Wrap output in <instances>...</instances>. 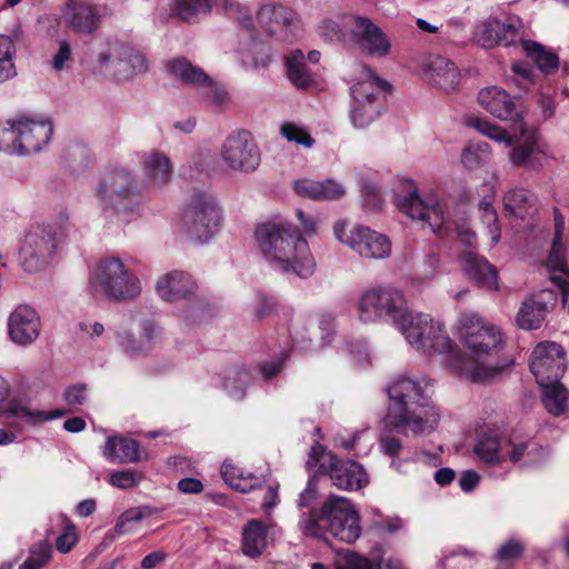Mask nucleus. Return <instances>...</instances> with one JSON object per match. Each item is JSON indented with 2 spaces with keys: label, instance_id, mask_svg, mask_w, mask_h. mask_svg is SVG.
Here are the masks:
<instances>
[{
  "label": "nucleus",
  "instance_id": "nucleus-1",
  "mask_svg": "<svg viewBox=\"0 0 569 569\" xmlns=\"http://www.w3.org/2000/svg\"><path fill=\"white\" fill-rule=\"evenodd\" d=\"M316 479L317 476L309 478L297 501L300 510L299 530L306 537L323 540L335 538L353 543L361 533L358 512L350 500L335 495H331L319 509H316L315 503L319 499Z\"/></svg>",
  "mask_w": 569,
  "mask_h": 569
},
{
  "label": "nucleus",
  "instance_id": "nucleus-2",
  "mask_svg": "<svg viewBox=\"0 0 569 569\" xmlns=\"http://www.w3.org/2000/svg\"><path fill=\"white\" fill-rule=\"evenodd\" d=\"M428 385L425 378L399 377L391 381L387 389L390 403L386 426L415 436L433 431L440 415L428 395Z\"/></svg>",
  "mask_w": 569,
  "mask_h": 569
},
{
  "label": "nucleus",
  "instance_id": "nucleus-3",
  "mask_svg": "<svg viewBox=\"0 0 569 569\" xmlns=\"http://www.w3.org/2000/svg\"><path fill=\"white\" fill-rule=\"evenodd\" d=\"M253 237L259 252L272 268L303 279L313 274L316 261L309 244L291 223H260L256 227Z\"/></svg>",
  "mask_w": 569,
  "mask_h": 569
},
{
  "label": "nucleus",
  "instance_id": "nucleus-4",
  "mask_svg": "<svg viewBox=\"0 0 569 569\" xmlns=\"http://www.w3.org/2000/svg\"><path fill=\"white\" fill-rule=\"evenodd\" d=\"M460 336L471 351L470 360H462L456 366L459 375L472 382L482 383L496 378L503 366H491L485 357L497 352L502 343L501 331L473 312H465L460 317Z\"/></svg>",
  "mask_w": 569,
  "mask_h": 569
},
{
  "label": "nucleus",
  "instance_id": "nucleus-5",
  "mask_svg": "<svg viewBox=\"0 0 569 569\" xmlns=\"http://www.w3.org/2000/svg\"><path fill=\"white\" fill-rule=\"evenodd\" d=\"M472 452L485 466L502 467L506 462L535 467L545 462L548 452L536 441L513 442L500 428L485 426L477 431Z\"/></svg>",
  "mask_w": 569,
  "mask_h": 569
},
{
  "label": "nucleus",
  "instance_id": "nucleus-6",
  "mask_svg": "<svg viewBox=\"0 0 569 569\" xmlns=\"http://www.w3.org/2000/svg\"><path fill=\"white\" fill-rule=\"evenodd\" d=\"M96 196L104 210H111L124 223L138 219L142 213L137 179L126 168L110 170L99 183Z\"/></svg>",
  "mask_w": 569,
  "mask_h": 569
},
{
  "label": "nucleus",
  "instance_id": "nucleus-7",
  "mask_svg": "<svg viewBox=\"0 0 569 569\" xmlns=\"http://www.w3.org/2000/svg\"><path fill=\"white\" fill-rule=\"evenodd\" d=\"M89 289L96 297L127 301L137 298L142 286L139 277L121 259L109 257L101 260L91 271Z\"/></svg>",
  "mask_w": 569,
  "mask_h": 569
},
{
  "label": "nucleus",
  "instance_id": "nucleus-8",
  "mask_svg": "<svg viewBox=\"0 0 569 569\" xmlns=\"http://www.w3.org/2000/svg\"><path fill=\"white\" fill-rule=\"evenodd\" d=\"M467 124L476 129L482 136L503 144L506 148L511 147L515 139V144L509 151V161L513 166L529 168L541 166L538 161L540 150L537 133L527 130L523 122L515 126L513 137L503 128L483 118L469 117L467 118Z\"/></svg>",
  "mask_w": 569,
  "mask_h": 569
},
{
  "label": "nucleus",
  "instance_id": "nucleus-9",
  "mask_svg": "<svg viewBox=\"0 0 569 569\" xmlns=\"http://www.w3.org/2000/svg\"><path fill=\"white\" fill-rule=\"evenodd\" d=\"M409 312L403 293L392 287L370 288L358 300V316L363 323L388 321L399 330Z\"/></svg>",
  "mask_w": 569,
  "mask_h": 569
},
{
  "label": "nucleus",
  "instance_id": "nucleus-10",
  "mask_svg": "<svg viewBox=\"0 0 569 569\" xmlns=\"http://www.w3.org/2000/svg\"><path fill=\"white\" fill-rule=\"evenodd\" d=\"M388 87L389 83L371 69L362 67L360 76L350 89L352 103L349 116L355 128H367L380 116L383 92Z\"/></svg>",
  "mask_w": 569,
  "mask_h": 569
},
{
  "label": "nucleus",
  "instance_id": "nucleus-11",
  "mask_svg": "<svg viewBox=\"0 0 569 569\" xmlns=\"http://www.w3.org/2000/svg\"><path fill=\"white\" fill-rule=\"evenodd\" d=\"M399 331L413 349L423 355L447 353L452 349L443 322L429 315L410 311Z\"/></svg>",
  "mask_w": 569,
  "mask_h": 569
},
{
  "label": "nucleus",
  "instance_id": "nucleus-12",
  "mask_svg": "<svg viewBox=\"0 0 569 569\" xmlns=\"http://www.w3.org/2000/svg\"><path fill=\"white\" fill-rule=\"evenodd\" d=\"M221 209L216 198L207 192H196L181 217L182 231L192 240L207 242L221 227Z\"/></svg>",
  "mask_w": 569,
  "mask_h": 569
},
{
  "label": "nucleus",
  "instance_id": "nucleus-13",
  "mask_svg": "<svg viewBox=\"0 0 569 569\" xmlns=\"http://www.w3.org/2000/svg\"><path fill=\"white\" fill-rule=\"evenodd\" d=\"M307 465H318V471L328 475L332 483L342 490H358L367 486L369 481L360 463L355 460L340 461L320 445L311 448Z\"/></svg>",
  "mask_w": 569,
  "mask_h": 569
},
{
  "label": "nucleus",
  "instance_id": "nucleus-14",
  "mask_svg": "<svg viewBox=\"0 0 569 569\" xmlns=\"http://www.w3.org/2000/svg\"><path fill=\"white\" fill-rule=\"evenodd\" d=\"M333 236L342 244L350 248L363 259H385L391 253V242L387 236L365 226L347 229L345 220L333 224Z\"/></svg>",
  "mask_w": 569,
  "mask_h": 569
},
{
  "label": "nucleus",
  "instance_id": "nucleus-15",
  "mask_svg": "<svg viewBox=\"0 0 569 569\" xmlns=\"http://www.w3.org/2000/svg\"><path fill=\"white\" fill-rule=\"evenodd\" d=\"M393 202L400 212L411 220L421 222L422 227H428L433 233L439 231L446 222V206L433 192L421 197L415 188L407 193L396 194Z\"/></svg>",
  "mask_w": 569,
  "mask_h": 569
},
{
  "label": "nucleus",
  "instance_id": "nucleus-16",
  "mask_svg": "<svg viewBox=\"0 0 569 569\" xmlns=\"http://www.w3.org/2000/svg\"><path fill=\"white\" fill-rule=\"evenodd\" d=\"M59 243L51 226H31L19 249L21 267L30 273L40 271L51 262Z\"/></svg>",
  "mask_w": 569,
  "mask_h": 569
},
{
  "label": "nucleus",
  "instance_id": "nucleus-17",
  "mask_svg": "<svg viewBox=\"0 0 569 569\" xmlns=\"http://www.w3.org/2000/svg\"><path fill=\"white\" fill-rule=\"evenodd\" d=\"M221 160L230 171L254 172L261 162L259 148L247 130L231 132L221 147Z\"/></svg>",
  "mask_w": 569,
  "mask_h": 569
},
{
  "label": "nucleus",
  "instance_id": "nucleus-18",
  "mask_svg": "<svg viewBox=\"0 0 569 569\" xmlns=\"http://www.w3.org/2000/svg\"><path fill=\"white\" fill-rule=\"evenodd\" d=\"M530 370L539 386L558 381L566 370V353L556 342L543 341L531 353Z\"/></svg>",
  "mask_w": 569,
  "mask_h": 569
},
{
  "label": "nucleus",
  "instance_id": "nucleus-19",
  "mask_svg": "<svg viewBox=\"0 0 569 569\" xmlns=\"http://www.w3.org/2000/svg\"><path fill=\"white\" fill-rule=\"evenodd\" d=\"M343 28L350 32V40L370 56L385 57L390 52V41L382 30L370 19L349 16Z\"/></svg>",
  "mask_w": 569,
  "mask_h": 569
},
{
  "label": "nucleus",
  "instance_id": "nucleus-20",
  "mask_svg": "<svg viewBox=\"0 0 569 569\" xmlns=\"http://www.w3.org/2000/svg\"><path fill=\"white\" fill-rule=\"evenodd\" d=\"M106 13V8L83 1L69 0L63 10L66 24L77 34H94Z\"/></svg>",
  "mask_w": 569,
  "mask_h": 569
},
{
  "label": "nucleus",
  "instance_id": "nucleus-21",
  "mask_svg": "<svg viewBox=\"0 0 569 569\" xmlns=\"http://www.w3.org/2000/svg\"><path fill=\"white\" fill-rule=\"evenodd\" d=\"M557 301V296L551 289H545L536 295L527 297L518 311L516 321L523 330H535L541 327L546 315Z\"/></svg>",
  "mask_w": 569,
  "mask_h": 569
},
{
  "label": "nucleus",
  "instance_id": "nucleus-22",
  "mask_svg": "<svg viewBox=\"0 0 569 569\" xmlns=\"http://www.w3.org/2000/svg\"><path fill=\"white\" fill-rule=\"evenodd\" d=\"M19 149L20 154L37 152L46 146L52 136V123L47 119H33L19 116Z\"/></svg>",
  "mask_w": 569,
  "mask_h": 569
},
{
  "label": "nucleus",
  "instance_id": "nucleus-23",
  "mask_svg": "<svg viewBox=\"0 0 569 569\" xmlns=\"http://www.w3.org/2000/svg\"><path fill=\"white\" fill-rule=\"evenodd\" d=\"M40 318L37 311L27 305L18 306L8 319V331L11 340L17 345H29L40 333Z\"/></svg>",
  "mask_w": 569,
  "mask_h": 569
},
{
  "label": "nucleus",
  "instance_id": "nucleus-24",
  "mask_svg": "<svg viewBox=\"0 0 569 569\" xmlns=\"http://www.w3.org/2000/svg\"><path fill=\"white\" fill-rule=\"evenodd\" d=\"M562 230L563 221L561 218L556 217L555 238L546 261V269L550 281L566 296L567 287L569 286V269L566 259V248L561 241Z\"/></svg>",
  "mask_w": 569,
  "mask_h": 569
},
{
  "label": "nucleus",
  "instance_id": "nucleus-25",
  "mask_svg": "<svg viewBox=\"0 0 569 569\" xmlns=\"http://www.w3.org/2000/svg\"><path fill=\"white\" fill-rule=\"evenodd\" d=\"M256 20L271 36L281 31L292 32L300 23L298 14L292 9L274 3L261 6L257 11Z\"/></svg>",
  "mask_w": 569,
  "mask_h": 569
},
{
  "label": "nucleus",
  "instance_id": "nucleus-26",
  "mask_svg": "<svg viewBox=\"0 0 569 569\" xmlns=\"http://www.w3.org/2000/svg\"><path fill=\"white\" fill-rule=\"evenodd\" d=\"M480 106L493 117L510 120L515 126L522 122L520 111L510 94L498 87L482 89L478 94Z\"/></svg>",
  "mask_w": 569,
  "mask_h": 569
},
{
  "label": "nucleus",
  "instance_id": "nucleus-27",
  "mask_svg": "<svg viewBox=\"0 0 569 569\" xmlns=\"http://www.w3.org/2000/svg\"><path fill=\"white\" fill-rule=\"evenodd\" d=\"M197 289L191 276L183 271H171L162 274L156 284L158 296L166 301H177L193 295Z\"/></svg>",
  "mask_w": 569,
  "mask_h": 569
},
{
  "label": "nucleus",
  "instance_id": "nucleus-28",
  "mask_svg": "<svg viewBox=\"0 0 569 569\" xmlns=\"http://www.w3.org/2000/svg\"><path fill=\"white\" fill-rule=\"evenodd\" d=\"M423 77L433 86L443 90H453L459 83V70L446 57H429L425 63Z\"/></svg>",
  "mask_w": 569,
  "mask_h": 569
},
{
  "label": "nucleus",
  "instance_id": "nucleus-29",
  "mask_svg": "<svg viewBox=\"0 0 569 569\" xmlns=\"http://www.w3.org/2000/svg\"><path fill=\"white\" fill-rule=\"evenodd\" d=\"M462 267L468 278L477 286L487 290H498V270L486 258L468 251L463 254Z\"/></svg>",
  "mask_w": 569,
  "mask_h": 569
},
{
  "label": "nucleus",
  "instance_id": "nucleus-30",
  "mask_svg": "<svg viewBox=\"0 0 569 569\" xmlns=\"http://www.w3.org/2000/svg\"><path fill=\"white\" fill-rule=\"evenodd\" d=\"M10 393V386L8 381L0 376V412H7L17 418L24 419L27 422L31 425L40 423L43 421H48L54 418H60L64 415L62 410L54 411H41L33 410L28 406L20 403H6L7 398Z\"/></svg>",
  "mask_w": 569,
  "mask_h": 569
},
{
  "label": "nucleus",
  "instance_id": "nucleus-31",
  "mask_svg": "<svg viewBox=\"0 0 569 569\" xmlns=\"http://www.w3.org/2000/svg\"><path fill=\"white\" fill-rule=\"evenodd\" d=\"M142 171L149 184L164 187L171 181L173 163L164 152L151 150L142 158Z\"/></svg>",
  "mask_w": 569,
  "mask_h": 569
},
{
  "label": "nucleus",
  "instance_id": "nucleus-32",
  "mask_svg": "<svg viewBox=\"0 0 569 569\" xmlns=\"http://www.w3.org/2000/svg\"><path fill=\"white\" fill-rule=\"evenodd\" d=\"M168 73L187 87L200 88L210 82V77L184 57H178L167 63Z\"/></svg>",
  "mask_w": 569,
  "mask_h": 569
},
{
  "label": "nucleus",
  "instance_id": "nucleus-33",
  "mask_svg": "<svg viewBox=\"0 0 569 569\" xmlns=\"http://www.w3.org/2000/svg\"><path fill=\"white\" fill-rule=\"evenodd\" d=\"M503 208L509 217L525 220L537 211V198L528 189L513 188L506 192Z\"/></svg>",
  "mask_w": 569,
  "mask_h": 569
},
{
  "label": "nucleus",
  "instance_id": "nucleus-34",
  "mask_svg": "<svg viewBox=\"0 0 569 569\" xmlns=\"http://www.w3.org/2000/svg\"><path fill=\"white\" fill-rule=\"evenodd\" d=\"M241 550L244 556L257 559L268 545V528L258 519L249 520L242 528Z\"/></svg>",
  "mask_w": 569,
  "mask_h": 569
},
{
  "label": "nucleus",
  "instance_id": "nucleus-35",
  "mask_svg": "<svg viewBox=\"0 0 569 569\" xmlns=\"http://www.w3.org/2000/svg\"><path fill=\"white\" fill-rule=\"evenodd\" d=\"M102 453L108 460L120 463L137 462L141 459L138 441L121 437H108Z\"/></svg>",
  "mask_w": 569,
  "mask_h": 569
},
{
  "label": "nucleus",
  "instance_id": "nucleus-36",
  "mask_svg": "<svg viewBox=\"0 0 569 569\" xmlns=\"http://www.w3.org/2000/svg\"><path fill=\"white\" fill-rule=\"evenodd\" d=\"M146 57L134 48L126 44V53L121 54L113 66L110 76L117 80H127L136 73L147 71Z\"/></svg>",
  "mask_w": 569,
  "mask_h": 569
},
{
  "label": "nucleus",
  "instance_id": "nucleus-37",
  "mask_svg": "<svg viewBox=\"0 0 569 569\" xmlns=\"http://www.w3.org/2000/svg\"><path fill=\"white\" fill-rule=\"evenodd\" d=\"M287 74L292 84L299 89H306L312 83V73L305 61L301 50H292L284 57Z\"/></svg>",
  "mask_w": 569,
  "mask_h": 569
},
{
  "label": "nucleus",
  "instance_id": "nucleus-38",
  "mask_svg": "<svg viewBox=\"0 0 569 569\" xmlns=\"http://www.w3.org/2000/svg\"><path fill=\"white\" fill-rule=\"evenodd\" d=\"M251 381V375L246 368L228 369L222 377L221 388L233 400H242Z\"/></svg>",
  "mask_w": 569,
  "mask_h": 569
},
{
  "label": "nucleus",
  "instance_id": "nucleus-39",
  "mask_svg": "<svg viewBox=\"0 0 569 569\" xmlns=\"http://www.w3.org/2000/svg\"><path fill=\"white\" fill-rule=\"evenodd\" d=\"M221 476L230 487L240 492H249L260 485V478L250 472L246 473L227 460L221 466Z\"/></svg>",
  "mask_w": 569,
  "mask_h": 569
},
{
  "label": "nucleus",
  "instance_id": "nucleus-40",
  "mask_svg": "<svg viewBox=\"0 0 569 569\" xmlns=\"http://www.w3.org/2000/svg\"><path fill=\"white\" fill-rule=\"evenodd\" d=\"M540 387L543 391L542 403L546 410L556 417L565 413L567 409L568 391L559 380L547 382L546 386Z\"/></svg>",
  "mask_w": 569,
  "mask_h": 569
},
{
  "label": "nucleus",
  "instance_id": "nucleus-41",
  "mask_svg": "<svg viewBox=\"0 0 569 569\" xmlns=\"http://www.w3.org/2000/svg\"><path fill=\"white\" fill-rule=\"evenodd\" d=\"M521 44L527 56L533 60L543 73L549 74L558 69L559 59L557 54L531 40H522Z\"/></svg>",
  "mask_w": 569,
  "mask_h": 569
},
{
  "label": "nucleus",
  "instance_id": "nucleus-42",
  "mask_svg": "<svg viewBox=\"0 0 569 569\" xmlns=\"http://www.w3.org/2000/svg\"><path fill=\"white\" fill-rule=\"evenodd\" d=\"M126 53V43L118 40H108L101 44L97 52V68L110 74L121 54Z\"/></svg>",
  "mask_w": 569,
  "mask_h": 569
},
{
  "label": "nucleus",
  "instance_id": "nucleus-43",
  "mask_svg": "<svg viewBox=\"0 0 569 569\" xmlns=\"http://www.w3.org/2000/svg\"><path fill=\"white\" fill-rule=\"evenodd\" d=\"M16 44L9 36L0 34V83L17 74L14 64Z\"/></svg>",
  "mask_w": 569,
  "mask_h": 569
},
{
  "label": "nucleus",
  "instance_id": "nucleus-44",
  "mask_svg": "<svg viewBox=\"0 0 569 569\" xmlns=\"http://www.w3.org/2000/svg\"><path fill=\"white\" fill-rule=\"evenodd\" d=\"M491 149L487 142H472L463 148L461 163L468 170L477 169L490 160Z\"/></svg>",
  "mask_w": 569,
  "mask_h": 569
},
{
  "label": "nucleus",
  "instance_id": "nucleus-45",
  "mask_svg": "<svg viewBox=\"0 0 569 569\" xmlns=\"http://www.w3.org/2000/svg\"><path fill=\"white\" fill-rule=\"evenodd\" d=\"M172 10L180 19L192 22L209 13L211 3L210 0H176Z\"/></svg>",
  "mask_w": 569,
  "mask_h": 569
},
{
  "label": "nucleus",
  "instance_id": "nucleus-46",
  "mask_svg": "<svg viewBox=\"0 0 569 569\" xmlns=\"http://www.w3.org/2000/svg\"><path fill=\"white\" fill-rule=\"evenodd\" d=\"M19 117L0 122V150L20 154L19 146Z\"/></svg>",
  "mask_w": 569,
  "mask_h": 569
},
{
  "label": "nucleus",
  "instance_id": "nucleus-47",
  "mask_svg": "<svg viewBox=\"0 0 569 569\" xmlns=\"http://www.w3.org/2000/svg\"><path fill=\"white\" fill-rule=\"evenodd\" d=\"M479 211L481 212V220L487 228V234L490 237L491 243L497 244L501 232L498 224V216L490 198L486 197L479 202Z\"/></svg>",
  "mask_w": 569,
  "mask_h": 569
},
{
  "label": "nucleus",
  "instance_id": "nucleus-48",
  "mask_svg": "<svg viewBox=\"0 0 569 569\" xmlns=\"http://www.w3.org/2000/svg\"><path fill=\"white\" fill-rule=\"evenodd\" d=\"M202 90L201 99L208 106H211L216 109L226 108L229 103V94L226 89L216 83L211 78L210 82L200 87Z\"/></svg>",
  "mask_w": 569,
  "mask_h": 569
},
{
  "label": "nucleus",
  "instance_id": "nucleus-49",
  "mask_svg": "<svg viewBox=\"0 0 569 569\" xmlns=\"http://www.w3.org/2000/svg\"><path fill=\"white\" fill-rule=\"evenodd\" d=\"M281 134L290 142H296L306 148H311L315 144V139L302 127L293 122H284L280 127Z\"/></svg>",
  "mask_w": 569,
  "mask_h": 569
},
{
  "label": "nucleus",
  "instance_id": "nucleus-50",
  "mask_svg": "<svg viewBox=\"0 0 569 569\" xmlns=\"http://www.w3.org/2000/svg\"><path fill=\"white\" fill-rule=\"evenodd\" d=\"M116 339L123 351L131 357H140L147 353L139 338L129 330L120 328L116 331Z\"/></svg>",
  "mask_w": 569,
  "mask_h": 569
},
{
  "label": "nucleus",
  "instance_id": "nucleus-51",
  "mask_svg": "<svg viewBox=\"0 0 569 569\" xmlns=\"http://www.w3.org/2000/svg\"><path fill=\"white\" fill-rule=\"evenodd\" d=\"M499 28V20L498 19H489L485 22H482L478 27L477 37L478 42L483 48H493L497 46H501V39L498 37V33H496V29Z\"/></svg>",
  "mask_w": 569,
  "mask_h": 569
},
{
  "label": "nucleus",
  "instance_id": "nucleus-52",
  "mask_svg": "<svg viewBox=\"0 0 569 569\" xmlns=\"http://www.w3.org/2000/svg\"><path fill=\"white\" fill-rule=\"evenodd\" d=\"M335 567L336 569H377L367 558L350 550L338 553Z\"/></svg>",
  "mask_w": 569,
  "mask_h": 569
},
{
  "label": "nucleus",
  "instance_id": "nucleus-53",
  "mask_svg": "<svg viewBox=\"0 0 569 569\" xmlns=\"http://www.w3.org/2000/svg\"><path fill=\"white\" fill-rule=\"evenodd\" d=\"M149 516L148 508H134L129 509L121 513L116 522V531L121 536L130 532L132 529L130 527L131 522H139Z\"/></svg>",
  "mask_w": 569,
  "mask_h": 569
},
{
  "label": "nucleus",
  "instance_id": "nucleus-54",
  "mask_svg": "<svg viewBox=\"0 0 569 569\" xmlns=\"http://www.w3.org/2000/svg\"><path fill=\"white\" fill-rule=\"evenodd\" d=\"M346 193L345 187L332 180L325 179L319 181V191L317 201H332L342 198Z\"/></svg>",
  "mask_w": 569,
  "mask_h": 569
},
{
  "label": "nucleus",
  "instance_id": "nucleus-55",
  "mask_svg": "<svg viewBox=\"0 0 569 569\" xmlns=\"http://www.w3.org/2000/svg\"><path fill=\"white\" fill-rule=\"evenodd\" d=\"M253 490L262 492L261 509L264 513L269 515L279 501V485L270 483L264 486V481L260 479V485Z\"/></svg>",
  "mask_w": 569,
  "mask_h": 569
},
{
  "label": "nucleus",
  "instance_id": "nucleus-56",
  "mask_svg": "<svg viewBox=\"0 0 569 569\" xmlns=\"http://www.w3.org/2000/svg\"><path fill=\"white\" fill-rule=\"evenodd\" d=\"M53 228L54 237L59 242L63 241L72 230L70 214L67 209H60L53 217L52 223H48Z\"/></svg>",
  "mask_w": 569,
  "mask_h": 569
},
{
  "label": "nucleus",
  "instance_id": "nucleus-57",
  "mask_svg": "<svg viewBox=\"0 0 569 569\" xmlns=\"http://www.w3.org/2000/svg\"><path fill=\"white\" fill-rule=\"evenodd\" d=\"M72 60V48L68 40H59L58 49L52 56L51 66L56 72H60L68 67Z\"/></svg>",
  "mask_w": 569,
  "mask_h": 569
},
{
  "label": "nucleus",
  "instance_id": "nucleus-58",
  "mask_svg": "<svg viewBox=\"0 0 569 569\" xmlns=\"http://www.w3.org/2000/svg\"><path fill=\"white\" fill-rule=\"evenodd\" d=\"M142 480V475L130 470L113 471L110 475V483L120 489H129Z\"/></svg>",
  "mask_w": 569,
  "mask_h": 569
},
{
  "label": "nucleus",
  "instance_id": "nucleus-59",
  "mask_svg": "<svg viewBox=\"0 0 569 569\" xmlns=\"http://www.w3.org/2000/svg\"><path fill=\"white\" fill-rule=\"evenodd\" d=\"M496 33L501 39V46L508 47L513 44L520 37L519 21L510 19L507 22H501L499 20V28L496 29Z\"/></svg>",
  "mask_w": 569,
  "mask_h": 569
},
{
  "label": "nucleus",
  "instance_id": "nucleus-60",
  "mask_svg": "<svg viewBox=\"0 0 569 569\" xmlns=\"http://www.w3.org/2000/svg\"><path fill=\"white\" fill-rule=\"evenodd\" d=\"M318 32L320 37L328 42L346 40V33L342 31V29L338 26L337 22L330 19L323 20L320 23Z\"/></svg>",
  "mask_w": 569,
  "mask_h": 569
},
{
  "label": "nucleus",
  "instance_id": "nucleus-61",
  "mask_svg": "<svg viewBox=\"0 0 569 569\" xmlns=\"http://www.w3.org/2000/svg\"><path fill=\"white\" fill-rule=\"evenodd\" d=\"M379 447L381 452H383L386 456L392 459L391 466L398 468L396 466L395 458L398 457L402 449L401 440L391 435H382L379 440Z\"/></svg>",
  "mask_w": 569,
  "mask_h": 569
},
{
  "label": "nucleus",
  "instance_id": "nucleus-62",
  "mask_svg": "<svg viewBox=\"0 0 569 569\" xmlns=\"http://www.w3.org/2000/svg\"><path fill=\"white\" fill-rule=\"evenodd\" d=\"M523 552V545L517 540H509L503 543L495 555L498 561H509L519 558Z\"/></svg>",
  "mask_w": 569,
  "mask_h": 569
},
{
  "label": "nucleus",
  "instance_id": "nucleus-63",
  "mask_svg": "<svg viewBox=\"0 0 569 569\" xmlns=\"http://www.w3.org/2000/svg\"><path fill=\"white\" fill-rule=\"evenodd\" d=\"M227 11L230 17L238 20L244 28L249 29L253 27V20L250 14V10L246 6L237 1H230L227 4Z\"/></svg>",
  "mask_w": 569,
  "mask_h": 569
},
{
  "label": "nucleus",
  "instance_id": "nucleus-64",
  "mask_svg": "<svg viewBox=\"0 0 569 569\" xmlns=\"http://www.w3.org/2000/svg\"><path fill=\"white\" fill-rule=\"evenodd\" d=\"M276 299L264 293H258L253 303V311L257 318L269 317L276 309Z\"/></svg>",
  "mask_w": 569,
  "mask_h": 569
}]
</instances>
